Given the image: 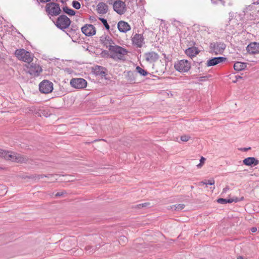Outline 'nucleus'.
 <instances>
[{
  "label": "nucleus",
  "mask_w": 259,
  "mask_h": 259,
  "mask_svg": "<svg viewBox=\"0 0 259 259\" xmlns=\"http://www.w3.org/2000/svg\"><path fill=\"white\" fill-rule=\"evenodd\" d=\"M109 52L110 58L114 60H124L125 56L127 54V50L118 45L110 46Z\"/></svg>",
  "instance_id": "obj_1"
},
{
  "label": "nucleus",
  "mask_w": 259,
  "mask_h": 259,
  "mask_svg": "<svg viewBox=\"0 0 259 259\" xmlns=\"http://www.w3.org/2000/svg\"><path fill=\"white\" fill-rule=\"evenodd\" d=\"M46 12L48 16H57L61 12L59 5L54 2H49L45 7Z\"/></svg>",
  "instance_id": "obj_2"
},
{
  "label": "nucleus",
  "mask_w": 259,
  "mask_h": 259,
  "mask_svg": "<svg viewBox=\"0 0 259 259\" xmlns=\"http://www.w3.org/2000/svg\"><path fill=\"white\" fill-rule=\"evenodd\" d=\"M15 55L19 60H22L27 63L31 62L33 58V56L30 52L23 49H17Z\"/></svg>",
  "instance_id": "obj_3"
},
{
  "label": "nucleus",
  "mask_w": 259,
  "mask_h": 259,
  "mask_svg": "<svg viewBox=\"0 0 259 259\" xmlns=\"http://www.w3.org/2000/svg\"><path fill=\"white\" fill-rule=\"evenodd\" d=\"M71 24L70 19L65 15H61L59 16L55 23L56 27L62 30L69 27Z\"/></svg>",
  "instance_id": "obj_4"
},
{
  "label": "nucleus",
  "mask_w": 259,
  "mask_h": 259,
  "mask_svg": "<svg viewBox=\"0 0 259 259\" xmlns=\"http://www.w3.org/2000/svg\"><path fill=\"white\" fill-rule=\"evenodd\" d=\"M175 68L180 72H187L191 68V63L187 60H181L175 63Z\"/></svg>",
  "instance_id": "obj_5"
},
{
  "label": "nucleus",
  "mask_w": 259,
  "mask_h": 259,
  "mask_svg": "<svg viewBox=\"0 0 259 259\" xmlns=\"http://www.w3.org/2000/svg\"><path fill=\"white\" fill-rule=\"evenodd\" d=\"M226 45L223 42H211L209 47L211 52L215 55L222 54L226 48Z\"/></svg>",
  "instance_id": "obj_6"
},
{
  "label": "nucleus",
  "mask_w": 259,
  "mask_h": 259,
  "mask_svg": "<svg viewBox=\"0 0 259 259\" xmlns=\"http://www.w3.org/2000/svg\"><path fill=\"white\" fill-rule=\"evenodd\" d=\"M3 157L7 160H10L17 162H24L27 160L25 157L22 156L19 154L12 153L6 151Z\"/></svg>",
  "instance_id": "obj_7"
},
{
  "label": "nucleus",
  "mask_w": 259,
  "mask_h": 259,
  "mask_svg": "<svg viewBox=\"0 0 259 259\" xmlns=\"http://www.w3.org/2000/svg\"><path fill=\"white\" fill-rule=\"evenodd\" d=\"M25 67L27 72L34 76H39L40 73L42 71L41 67L39 65L33 63H28V64L25 65Z\"/></svg>",
  "instance_id": "obj_8"
},
{
  "label": "nucleus",
  "mask_w": 259,
  "mask_h": 259,
  "mask_svg": "<svg viewBox=\"0 0 259 259\" xmlns=\"http://www.w3.org/2000/svg\"><path fill=\"white\" fill-rule=\"evenodd\" d=\"M39 90L41 93H50L53 90V83L48 80H44L39 84Z\"/></svg>",
  "instance_id": "obj_9"
},
{
  "label": "nucleus",
  "mask_w": 259,
  "mask_h": 259,
  "mask_svg": "<svg viewBox=\"0 0 259 259\" xmlns=\"http://www.w3.org/2000/svg\"><path fill=\"white\" fill-rule=\"evenodd\" d=\"M70 85L75 89H83L87 87V81L82 78H74L70 81Z\"/></svg>",
  "instance_id": "obj_10"
},
{
  "label": "nucleus",
  "mask_w": 259,
  "mask_h": 259,
  "mask_svg": "<svg viewBox=\"0 0 259 259\" xmlns=\"http://www.w3.org/2000/svg\"><path fill=\"white\" fill-rule=\"evenodd\" d=\"M113 9L119 15L124 14L126 11L125 3L120 0L115 1L113 4Z\"/></svg>",
  "instance_id": "obj_11"
},
{
  "label": "nucleus",
  "mask_w": 259,
  "mask_h": 259,
  "mask_svg": "<svg viewBox=\"0 0 259 259\" xmlns=\"http://www.w3.org/2000/svg\"><path fill=\"white\" fill-rule=\"evenodd\" d=\"M81 32L88 36L95 35L96 32L95 27L92 24H87L81 28Z\"/></svg>",
  "instance_id": "obj_12"
},
{
  "label": "nucleus",
  "mask_w": 259,
  "mask_h": 259,
  "mask_svg": "<svg viewBox=\"0 0 259 259\" xmlns=\"http://www.w3.org/2000/svg\"><path fill=\"white\" fill-rule=\"evenodd\" d=\"M94 73L96 76L107 79V69L103 66L96 65L94 68Z\"/></svg>",
  "instance_id": "obj_13"
},
{
  "label": "nucleus",
  "mask_w": 259,
  "mask_h": 259,
  "mask_svg": "<svg viewBox=\"0 0 259 259\" xmlns=\"http://www.w3.org/2000/svg\"><path fill=\"white\" fill-rule=\"evenodd\" d=\"M144 57L146 61L150 63L156 62L159 58L158 54L153 51L145 53Z\"/></svg>",
  "instance_id": "obj_14"
},
{
  "label": "nucleus",
  "mask_w": 259,
  "mask_h": 259,
  "mask_svg": "<svg viewBox=\"0 0 259 259\" xmlns=\"http://www.w3.org/2000/svg\"><path fill=\"white\" fill-rule=\"evenodd\" d=\"M132 40L133 44L139 48H141L144 44V38L142 34L136 33L132 37Z\"/></svg>",
  "instance_id": "obj_15"
},
{
  "label": "nucleus",
  "mask_w": 259,
  "mask_h": 259,
  "mask_svg": "<svg viewBox=\"0 0 259 259\" xmlns=\"http://www.w3.org/2000/svg\"><path fill=\"white\" fill-rule=\"evenodd\" d=\"M227 60V58L224 57H216L210 59L207 61L206 65L208 67L216 65Z\"/></svg>",
  "instance_id": "obj_16"
},
{
  "label": "nucleus",
  "mask_w": 259,
  "mask_h": 259,
  "mask_svg": "<svg viewBox=\"0 0 259 259\" xmlns=\"http://www.w3.org/2000/svg\"><path fill=\"white\" fill-rule=\"evenodd\" d=\"M247 52L250 54L259 53V43L252 42L250 43L246 47Z\"/></svg>",
  "instance_id": "obj_17"
},
{
  "label": "nucleus",
  "mask_w": 259,
  "mask_h": 259,
  "mask_svg": "<svg viewBox=\"0 0 259 259\" xmlns=\"http://www.w3.org/2000/svg\"><path fill=\"white\" fill-rule=\"evenodd\" d=\"M117 28L120 32L126 33L131 30V26L127 22L120 21L117 24Z\"/></svg>",
  "instance_id": "obj_18"
},
{
  "label": "nucleus",
  "mask_w": 259,
  "mask_h": 259,
  "mask_svg": "<svg viewBox=\"0 0 259 259\" xmlns=\"http://www.w3.org/2000/svg\"><path fill=\"white\" fill-rule=\"evenodd\" d=\"M243 163L247 166H254L259 164V160L253 157H249L245 158L243 160Z\"/></svg>",
  "instance_id": "obj_19"
},
{
  "label": "nucleus",
  "mask_w": 259,
  "mask_h": 259,
  "mask_svg": "<svg viewBox=\"0 0 259 259\" xmlns=\"http://www.w3.org/2000/svg\"><path fill=\"white\" fill-rule=\"evenodd\" d=\"M100 40L102 44L105 46L107 48H108L109 50L110 46H113L114 45L113 40L107 35L102 36L100 37Z\"/></svg>",
  "instance_id": "obj_20"
},
{
  "label": "nucleus",
  "mask_w": 259,
  "mask_h": 259,
  "mask_svg": "<svg viewBox=\"0 0 259 259\" xmlns=\"http://www.w3.org/2000/svg\"><path fill=\"white\" fill-rule=\"evenodd\" d=\"M97 10L100 14H105L108 11V7L107 4L103 2H100L97 6Z\"/></svg>",
  "instance_id": "obj_21"
},
{
  "label": "nucleus",
  "mask_w": 259,
  "mask_h": 259,
  "mask_svg": "<svg viewBox=\"0 0 259 259\" xmlns=\"http://www.w3.org/2000/svg\"><path fill=\"white\" fill-rule=\"evenodd\" d=\"M185 54L190 58H193L199 54V51L195 47H190L185 50Z\"/></svg>",
  "instance_id": "obj_22"
},
{
  "label": "nucleus",
  "mask_w": 259,
  "mask_h": 259,
  "mask_svg": "<svg viewBox=\"0 0 259 259\" xmlns=\"http://www.w3.org/2000/svg\"><path fill=\"white\" fill-rule=\"evenodd\" d=\"M246 67V63L240 62H236L234 64V69L238 71L243 70Z\"/></svg>",
  "instance_id": "obj_23"
},
{
  "label": "nucleus",
  "mask_w": 259,
  "mask_h": 259,
  "mask_svg": "<svg viewBox=\"0 0 259 259\" xmlns=\"http://www.w3.org/2000/svg\"><path fill=\"white\" fill-rule=\"evenodd\" d=\"M124 3H125V7L126 9H129L130 10H134V5L136 4V2L134 0H125Z\"/></svg>",
  "instance_id": "obj_24"
},
{
  "label": "nucleus",
  "mask_w": 259,
  "mask_h": 259,
  "mask_svg": "<svg viewBox=\"0 0 259 259\" xmlns=\"http://www.w3.org/2000/svg\"><path fill=\"white\" fill-rule=\"evenodd\" d=\"M62 10L65 13L67 14V15H68L70 16H74L75 14V11H74L73 10H72L71 9L69 8L67 6H64L62 8Z\"/></svg>",
  "instance_id": "obj_25"
},
{
  "label": "nucleus",
  "mask_w": 259,
  "mask_h": 259,
  "mask_svg": "<svg viewBox=\"0 0 259 259\" xmlns=\"http://www.w3.org/2000/svg\"><path fill=\"white\" fill-rule=\"evenodd\" d=\"M136 70L137 71V72H138L140 75L143 76H145L148 74V72L147 71L142 69L140 66H137L136 68Z\"/></svg>",
  "instance_id": "obj_26"
},
{
  "label": "nucleus",
  "mask_w": 259,
  "mask_h": 259,
  "mask_svg": "<svg viewBox=\"0 0 259 259\" xmlns=\"http://www.w3.org/2000/svg\"><path fill=\"white\" fill-rule=\"evenodd\" d=\"M126 78L129 81H132L135 80L134 73L132 71H128L126 73Z\"/></svg>",
  "instance_id": "obj_27"
},
{
  "label": "nucleus",
  "mask_w": 259,
  "mask_h": 259,
  "mask_svg": "<svg viewBox=\"0 0 259 259\" xmlns=\"http://www.w3.org/2000/svg\"><path fill=\"white\" fill-rule=\"evenodd\" d=\"M46 177V175H32L27 177V178H28L29 179H35L37 180Z\"/></svg>",
  "instance_id": "obj_28"
},
{
  "label": "nucleus",
  "mask_w": 259,
  "mask_h": 259,
  "mask_svg": "<svg viewBox=\"0 0 259 259\" xmlns=\"http://www.w3.org/2000/svg\"><path fill=\"white\" fill-rule=\"evenodd\" d=\"M217 202L221 204H226V203H230L232 202V199H224V198H219L217 200Z\"/></svg>",
  "instance_id": "obj_29"
},
{
  "label": "nucleus",
  "mask_w": 259,
  "mask_h": 259,
  "mask_svg": "<svg viewBox=\"0 0 259 259\" xmlns=\"http://www.w3.org/2000/svg\"><path fill=\"white\" fill-rule=\"evenodd\" d=\"M185 205L184 204H177L173 205L171 208H174L176 210H181L184 208Z\"/></svg>",
  "instance_id": "obj_30"
},
{
  "label": "nucleus",
  "mask_w": 259,
  "mask_h": 259,
  "mask_svg": "<svg viewBox=\"0 0 259 259\" xmlns=\"http://www.w3.org/2000/svg\"><path fill=\"white\" fill-rule=\"evenodd\" d=\"M99 19L102 22L103 24L105 26V28L107 30H109L110 26L108 24L107 21L106 19L103 18H99Z\"/></svg>",
  "instance_id": "obj_31"
},
{
  "label": "nucleus",
  "mask_w": 259,
  "mask_h": 259,
  "mask_svg": "<svg viewBox=\"0 0 259 259\" xmlns=\"http://www.w3.org/2000/svg\"><path fill=\"white\" fill-rule=\"evenodd\" d=\"M127 238L125 236H122L120 237L119 240V242L122 245H124V244H125L126 242H127Z\"/></svg>",
  "instance_id": "obj_32"
},
{
  "label": "nucleus",
  "mask_w": 259,
  "mask_h": 259,
  "mask_svg": "<svg viewBox=\"0 0 259 259\" xmlns=\"http://www.w3.org/2000/svg\"><path fill=\"white\" fill-rule=\"evenodd\" d=\"M150 205V203L149 202H145L143 203H141L139 204H138L136 206L135 208H141L143 207H146L149 206Z\"/></svg>",
  "instance_id": "obj_33"
},
{
  "label": "nucleus",
  "mask_w": 259,
  "mask_h": 259,
  "mask_svg": "<svg viewBox=\"0 0 259 259\" xmlns=\"http://www.w3.org/2000/svg\"><path fill=\"white\" fill-rule=\"evenodd\" d=\"M215 181L214 179H210L208 180L207 181L205 182H201V183L203 184V185H205L206 186H207V185H213L214 184Z\"/></svg>",
  "instance_id": "obj_34"
},
{
  "label": "nucleus",
  "mask_w": 259,
  "mask_h": 259,
  "mask_svg": "<svg viewBox=\"0 0 259 259\" xmlns=\"http://www.w3.org/2000/svg\"><path fill=\"white\" fill-rule=\"evenodd\" d=\"M72 7L75 9L78 10L80 8V4L77 1H73L72 3Z\"/></svg>",
  "instance_id": "obj_35"
},
{
  "label": "nucleus",
  "mask_w": 259,
  "mask_h": 259,
  "mask_svg": "<svg viewBox=\"0 0 259 259\" xmlns=\"http://www.w3.org/2000/svg\"><path fill=\"white\" fill-rule=\"evenodd\" d=\"M86 251H88L89 253L93 252L95 251L94 247L92 246L88 245L85 247Z\"/></svg>",
  "instance_id": "obj_36"
},
{
  "label": "nucleus",
  "mask_w": 259,
  "mask_h": 259,
  "mask_svg": "<svg viewBox=\"0 0 259 259\" xmlns=\"http://www.w3.org/2000/svg\"><path fill=\"white\" fill-rule=\"evenodd\" d=\"M190 139V137L188 135H183L181 137V140L183 142H187Z\"/></svg>",
  "instance_id": "obj_37"
},
{
  "label": "nucleus",
  "mask_w": 259,
  "mask_h": 259,
  "mask_svg": "<svg viewBox=\"0 0 259 259\" xmlns=\"http://www.w3.org/2000/svg\"><path fill=\"white\" fill-rule=\"evenodd\" d=\"M66 193H66V191L64 190V191H62L61 192L57 193L55 194V196L57 197H61V196H63L64 195V194H66Z\"/></svg>",
  "instance_id": "obj_38"
},
{
  "label": "nucleus",
  "mask_w": 259,
  "mask_h": 259,
  "mask_svg": "<svg viewBox=\"0 0 259 259\" xmlns=\"http://www.w3.org/2000/svg\"><path fill=\"white\" fill-rule=\"evenodd\" d=\"M243 199H244V198L243 197H242L240 199H239L237 197H236L235 198H230V199H232V202H238L239 201L243 200Z\"/></svg>",
  "instance_id": "obj_39"
},
{
  "label": "nucleus",
  "mask_w": 259,
  "mask_h": 259,
  "mask_svg": "<svg viewBox=\"0 0 259 259\" xmlns=\"http://www.w3.org/2000/svg\"><path fill=\"white\" fill-rule=\"evenodd\" d=\"M37 3L39 4L40 3H47L51 1V0H36Z\"/></svg>",
  "instance_id": "obj_40"
},
{
  "label": "nucleus",
  "mask_w": 259,
  "mask_h": 259,
  "mask_svg": "<svg viewBox=\"0 0 259 259\" xmlns=\"http://www.w3.org/2000/svg\"><path fill=\"white\" fill-rule=\"evenodd\" d=\"M207 76H201L199 77L198 80L200 81H203L206 80Z\"/></svg>",
  "instance_id": "obj_41"
},
{
  "label": "nucleus",
  "mask_w": 259,
  "mask_h": 259,
  "mask_svg": "<svg viewBox=\"0 0 259 259\" xmlns=\"http://www.w3.org/2000/svg\"><path fill=\"white\" fill-rule=\"evenodd\" d=\"M235 78H236V80L233 81V82L234 83L236 82L239 79H241L242 77L240 75H236Z\"/></svg>",
  "instance_id": "obj_42"
},
{
  "label": "nucleus",
  "mask_w": 259,
  "mask_h": 259,
  "mask_svg": "<svg viewBox=\"0 0 259 259\" xmlns=\"http://www.w3.org/2000/svg\"><path fill=\"white\" fill-rule=\"evenodd\" d=\"M76 241V240L75 239V238H71V239H69V240H67V242L65 243L66 244H68L69 243V241H71V242H72L73 241L74 242ZM75 243H74V244Z\"/></svg>",
  "instance_id": "obj_43"
},
{
  "label": "nucleus",
  "mask_w": 259,
  "mask_h": 259,
  "mask_svg": "<svg viewBox=\"0 0 259 259\" xmlns=\"http://www.w3.org/2000/svg\"><path fill=\"white\" fill-rule=\"evenodd\" d=\"M6 151L0 149V156L3 157Z\"/></svg>",
  "instance_id": "obj_44"
},
{
  "label": "nucleus",
  "mask_w": 259,
  "mask_h": 259,
  "mask_svg": "<svg viewBox=\"0 0 259 259\" xmlns=\"http://www.w3.org/2000/svg\"><path fill=\"white\" fill-rule=\"evenodd\" d=\"M205 160V158L204 157H201V158L200 159V163H201L202 164H203Z\"/></svg>",
  "instance_id": "obj_45"
},
{
  "label": "nucleus",
  "mask_w": 259,
  "mask_h": 259,
  "mask_svg": "<svg viewBox=\"0 0 259 259\" xmlns=\"http://www.w3.org/2000/svg\"><path fill=\"white\" fill-rule=\"evenodd\" d=\"M250 231L252 233H254L257 231V228L256 227H252L250 229Z\"/></svg>",
  "instance_id": "obj_46"
},
{
  "label": "nucleus",
  "mask_w": 259,
  "mask_h": 259,
  "mask_svg": "<svg viewBox=\"0 0 259 259\" xmlns=\"http://www.w3.org/2000/svg\"><path fill=\"white\" fill-rule=\"evenodd\" d=\"M229 187L228 186H226L225 188L223 189V192L224 193H226L227 191V190H229Z\"/></svg>",
  "instance_id": "obj_47"
},
{
  "label": "nucleus",
  "mask_w": 259,
  "mask_h": 259,
  "mask_svg": "<svg viewBox=\"0 0 259 259\" xmlns=\"http://www.w3.org/2000/svg\"><path fill=\"white\" fill-rule=\"evenodd\" d=\"M202 164L201 163H199L197 165V166L198 168H200L202 166Z\"/></svg>",
  "instance_id": "obj_48"
},
{
  "label": "nucleus",
  "mask_w": 259,
  "mask_h": 259,
  "mask_svg": "<svg viewBox=\"0 0 259 259\" xmlns=\"http://www.w3.org/2000/svg\"><path fill=\"white\" fill-rule=\"evenodd\" d=\"M53 176V175H52V174L47 175L46 178H50V177H52Z\"/></svg>",
  "instance_id": "obj_49"
},
{
  "label": "nucleus",
  "mask_w": 259,
  "mask_h": 259,
  "mask_svg": "<svg viewBox=\"0 0 259 259\" xmlns=\"http://www.w3.org/2000/svg\"><path fill=\"white\" fill-rule=\"evenodd\" d=\"M249 149H250V147H249V148H244L243 149V150H244V151H247V150H249Z\"/></svg>",
  "instance_id": "obj_50"
},
{
  "label": "nucleus",
  "mask_w": 259,
  "mask_h": 259,
  "mask_svg": "<svg viewBox=\"0 0 259 259\" xmlns=\"http://www.w3.org/2000/svg\"><path fill=\"white\" fill-rule=\"evenodd\" d=\"M105 53V54H108V52L107 51H104L102 52V53Z\"/></svg>",
  "instance_id": "obj_51"
},
{
  "label": "nucleus",
  "mask_w": 259,
  "mask_h": 259,
  "mask_svg": "<svg viewBox=\"0 0 259 259\" xmlns=\"http://www.w3.org/2000/svg\"><path fill=\"white\" fill-rule=\"evenodd\" d=\"M211 2H212V3H213V4H216V3H217V2H214V1H213V0H211Z\"/></svg>",
  "instance_id": "obj_52"
},
{
  "label": "nucleus",
  "mask_w": 259,
  "mask_h": 259,
  "mask_svg": "<svg viewBox=\"0 0 259 259\" xmlns=\"http://www.w3.org/2000/svg\"><path fill=\"white\" fill-rule=\"evenodd\" d=\"M162 55H163V56H164V57L165 58H166V54H163Z\"/></svg>",
  "instance_id": "obj_53"
},
{
  "label": "nucleus",
  "mask_w": 259,
  "mask_h": 259,
  "mask_svg": "<svg viewBox=\"0 0 259 259\" xmlns=\"http://www.w3.org/2000/svg\"><path fill=\"white\" fill-rule=\"evenodd\" d=\"M61 2L62 3H63V4H64V1L63 0H61Z\"/></svg>",
  "instance_id": "obj_54"
},
{
  "label": "nucleus",
  "mask_w": 259,
  "mask_h": 259,
  "mask_svg": "<svg viewBox=\"0 0 259 259\" xmlns=\"http://www.w3.org/2000/svg\"><path fill=\"white\" fill-rule=\"evenodd\" d=\"M66 249L67 250H69L70 248H66Z\"/></svg>",
  "instance_id": "obj_55"
},
{
  "label": "nucleus",
  "mask_w": 259,
  "mask_h": 259,
  "mask_svg": "<svg viewBox=\"0 0 259 259\" xmlns=\"http://www.w3.org/2000/svg\"><path fill=\"white\" fill-rule=\"evenodd\" d=\"M73 26L72 25V27H73ZM71 29L73 30V28H71Z\"/></svg>",
  "instance_id": "obj_56"
},
{
  "label": "nucleus",
  "mask_w": 259,
  "mask_h": 259,
  "mask_svg": "<svg viewBox=\"0 0 259 259\" xmlns=\"http://www.w3.org/2000/svg\"><path fill=\"white\" fill-rule=\"evenodd\" d=\"M219 1H221V2H222L223 1L222 0H219Z\"/></svg>",
  "instance_id": "obj_57"
},
{
  "label": "nucleus",
  "mask_w": 259,
  "mask_h": 259,
  "mask_svg": "<svg viewBox=\"0 0 259 259\" xmlns=\"http://www.w3.org/2000/svg\"><path fill=\"white\" fill-rule=\"evenodd\" d=\"M2 169V168L0 167V169Z\"/></svg>",
  "instance_id": "obj_58"
}]
</instances>
